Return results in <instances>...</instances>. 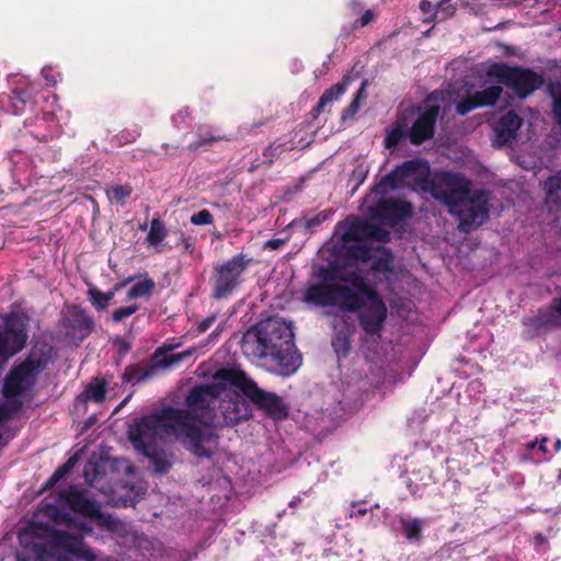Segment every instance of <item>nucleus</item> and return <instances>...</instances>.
I'll return each mask as SVG.
<instances>
[{
  "label": "nucleus",
  "mask_w": 561,
  "mask_h": 561,
  "mask_svg": "<svg viewBox=\"0 0 561 561\" xmlns=\"http://www.w3.org/2000/svg\"><path fill=\"white\" fill-rule=\"evenodd\" d=\"M430 172L431 168L427 161L422 159L407 160L376 182L371 187V193L385 195L390 190L400 188L410 182L419 191L423 192V186L427 183Z\"/></svg>",
  "instance_id": "obj_8"
},
{
  "label": "nucleus",
  "mask_w": 561,
  "mask_h": 561,
  "mask_svg": "<svg viewBox=\"0 0 561 561\" xmlns=\"http://www.w3.org/2000/svg\"><path fill=\"white\" fill-rule=\"evenodd\" d=\"M27 341V329L24 320L16 313L4 318L3 329H0V363L21 352Z\"/></svg>",
  "instance_id": "obj_14"
},
{
  "label": "nucleus",
  "mask_w": 561,
  "mask_h": 561,
  "mask_svg": "<svg viewBox=\"0 0 561 561\" xmlns=\"http://www.w3.org/2000/svg\"><path fill=\"white\" fill-rule=\"evenodd\" d=\"M136 277L135 276H129L116 284L113 285L112 289L115 291V293H118L121 291L127 284L131 283Z\"/></svg>",
  "instance_id": "obj_58"
},
{
  "label": "nucleus",
  "mask_w": 561,
  "mask_h": 561,
  "mask_svg": "<svg viewBox=\"0 0 561 561\" xmlns=\"http://www.w3.org/2000/svg\"><path fill=\"white\" fill-rule=\"evenodd\" d=\"M332 210H322L311 217H306V227L308 229L316 228L320 226L322 222L329 219V217L332 215Z\"/></svg>",
  "instance_id": "obj_46"
},
{
  "label": "nucleus",
  "mask_w": 561,
  "mask_h": 561,
  "mask_svg": "<svg viewBox=\"0 0 561 561\" xmlns=\"http://www.w3.org/2000/svg\"><path fill=\"white\" fill-rule=\"evenodd\" d=\"M33 98L28 88H15L12 94H0V112L20 115L24 113L26 105Z\"/></svg>",
  "instance_id": "obj_23"
},
{
  "label": "nucleus",
  "mask_w": 561,
  "mask_h": 561,
  "mask_svg": "<svg viewBox=\"0 0 561 561\" xmlns=\"http://www.w3.org/2000/svg\"><path fill=\"white\" fill-rule=\"evenodd\" d=\"M400 525L407 540L419 543L422 539L423 520L419 517H400Z\"/></svg>",
  "instance_id": "obj_32"
},
{
  "label": "nucleus",
  "mask_w": 561,
  "mask_h": 561,
  "mask_svg": "<svg viewBox=\"0 0 561 561\" xmlns=\"http://www.w3.org/2000/svg\"><path fill=\"white\" fill-rule=\"evenodd\" d=\"M133 193V187L129 184L115 185L111 188L110 194L116 202L124 203Z\"/></svg>",
  "instance_id": "obj_44"
},
{
  "label": "nucleus",
  "mask_w": 561,
  "mask_h": 561,
  "mask_svg": "<svg viewBox=\"0 0 561 561\" xmlns=\"http://www.w3.org/2000/svg\"><path fill=\"white\" fill-rule=\"evenodd\" d=\"M523 123L522 117L513 110L502 115L494 126V145L503 147L516 138Z\"/></svg>",
  "instance_id": "obj_22"
},
{
  "label": "nucleus",
  "mask_w": 561,
  "mask_h": 561,
  "mask_svg": "<svg viewBox=\"0 0 561 561\" xmlns=\"http://www.w3.org/2000/svg\"><path fill=\"white\" fill-rule=\"evenodd\" d=\"M20 407L21 404L18 401L0 404V422L11 419L13 413L16 412Z\"/></svg>",
  "instance_id": "obj_47"
},
{
  "label": "nucleus",
  "mask_w": 561,
  "mask_h": 561,
  "mask_svg": "<svg viewBox=\"0 0 561 561\" xmlns=\"http://www.w3.org/2000/svg\"><path fill=\"white\" fill-rule=\"evenodd\" d=\"M224 377L226 380L231 381V386L238 388L247 399L268 417L278 421L288 417L289 408L284 399L274 392L261 389L244 371L239 369L237 371H227Z\"/></svg>",
  "instance_id": "obj_6"
},
{
  "label": "nucleus",
  "mask_w": 561,
  "mask_h": 561,
  "mask_svg": "<svg viewBox=\"0 0 561 561\" xmlns=\"http://www.w3.org/2000/svg\"><path fill=\"white\" fill-rule=\"evenodd\" d=\"M560 317L561 316L554 309V299H553L549 310H545V311L540 310L539 311V313L536 318V322L539 325L556 327V325L560 324V319H559Z\"/></svg>",
  "instance_id": "obj_39"
},
{
  "label": "nucleus",
  "mask_w": 561,
  "mask_h": 561,
  "mask_svg": "<svg viewBox=\"0 0 561 561\" xmlns=\"http://www.w3.org/2000/svg\"><path fill=\"white\" fill-rule=\"evenodd\" d=\"M345 282L351 284L355 298L342 301V311L356 313L358 324L366 335L380 336L388 317V308L382 297L356 272L345 273L342 284Z\"/></svg>",
  "instance_id": "obj_4"
},
{
  "label": "nucleus",
  "mask_w": 561,
  "mask_h": 561,
  "mask_svg": "<svg viewBox=\"0 0 561 561\" xmlns=\"http://www.w3.org/2000/svg\"><path fill=\"white\" fill-rule=\"evenodd\" d=\"M59 501L67 504V506L77 514L89 518L99 505L98 502L88 496V491L70 485L62 489L58 493Z\"/></svg>",
  "instance_id": "obj_21"
},
{
  "label": "nucleus",
  "mask_w": 561,
  "mask_h": 561,
  "mask_svg": "<svg viewBox=\"0 0 561 561\" xmlns=\"http://www.w3.org/2000/svg\"><path fill=\"white\" fill-rule=\"evenodd\" d=\"M486 77L494 78L500 84L513 90L520 99H525L538 90L543 78L529 68L510 66L504 62H493L486 69Z\"/></svg>",
  "instance_id": "obj_7"
},
{
  "label": "nucleus",
  "mask_w": 561,
  "mask_h": 561,
  "mask_svg": "<svg viewBox=\"0 0 561 561\" xmlns=\"http://www.w3.org/2000/svg\"><path fill=\"white\" fill-rule=\"evenodd\" d=\"M181 244L183 245L184 252L193 254L195 250L194 242L191 238H186L183 232L181 233Z\"/></svg>",
  "instance_id": "obj_55"
},
{
  "label": "nucleus",
  "mask_w": 561,
  "mask_h": 561,
  "mask_svg": "<svg viewBox=\"0 0 561 561\" xmlns=\"http://www.w3.org/2000/svg\"><path fill=\"white\" fill-rule=\"evenodd\" d=\"M156 287V283L152 278L146 277L141 282L134 284L127 291L126 298L128 300H135L142 297H150Z\"/></svg>",
  "instance_id": "obj_34"
},
{
  "label": "nucleus",
  "mask_w": 561,
  "mask_h": 561,
  "mask_svg": "<svg viewBox=\"0 0 561 561\" xmlns=\"http://www.w3.org/2000/svg\"><path fill=\"white\" fill-rule=\"evenodd\" d=\"M138 310H139V306L136 304L125 306V307H119L112 312V321L114 323H119V322L124 321L126 318H128L131 314H134L135 312H137Z\"/></svg>",
  "instance_id": "obj_42"
},
{
  "label": "nucleus",
  "mask_w": 561,
  "mask_h": 561,
  "mask_svg": "<svg viewBox=\"0 0 561 561\" xmlns=\"http://www.w3.org/2000/svg\"><path fill=\"white\" fill-rule=\"evenodd\" d=\"M368 240H375L386 243L390 240V231L370 222Z\"/></svg>",
  "instance_id": "obj_43"
},
{
  "label": "nucleus",
  "mask_w": 561,
  "mask_h": 561,
  "mask_svg": "<svg viewBox=\"0 0 561 561\" xmlns=\"http://www.w3.org/2000/svg\"><path fill=\"white\" fill-rule=\"evenodd\" d=\"M251 262V257L239 253L222 264L215 266L211 278V297L216 300L229 297L241 283V275Z\"/></svg>",
  "instance_id": "obj_11"
},
{
  "label": "nucleus",
  "mask_w": 561,
  "mask_h": 561,
  "mask_svg": "<svg viewBox=\"0 0 561 561\" xmlns=\"http://www.w3.org/2000/svg\"><path fill=\"white\" fill-rule=\"evenodd\" d=\"M77 462V456H71L61 467L65 469V471L68 473L75 463Z\"/></svg>",
  "instance_id": "obj_61"
},
{
  "label": "nucleus",
  "mask_w": 561,
  "mask_h": 561,
  "mask_svg": "<svg viewBox=\"0 0 561 561\" xmlns=\"http://www.w3.org/2000/svg\"><path fill=\"white\" fill-rule=\"evenodd\" d=\"M436 11L444 15V19L450 18L456 12L455 4H451L449 0H440L436 5Z\"/></svg>",
  "instance_id": "obj_49"
},
{
  "label": "nucleus",
  "mask_w": 561,
  "mask_h": 561,
  "mask_svg": "<svg viewBox=\"0 0 561 561\" xmlns=\"http://www.w3.org/2000/svg\"><path fill=\"white\" fill-rule=\"evenodd\" d=\"M139 136V133H137L136 135H133L129 137V135H127V133L123 131L121 133L117 138H118V141L121 144H126V142H131L134 141L137 137Z\"/></svg>",
  "instance_id": "obj_60"
},
{
  "label": "nucleus",
  "mask_w": 561,
  "mask_h": 561,
  "mask_svg": "<svg viewBox=\"0 0 561 561\" xmlns=\"http://www.w3.org/2000/svg\"><path fill=\"white\" fill-rule=\"evenodd\" d=\"M162 427L172 432L195 457L208 459L214 455L215 450L209 445L216 447L218 435L209 423L186 409L168 407L160 415H144L129 425L127 436L135 449L142 453L158 446L157 439Z\"/></svg>",
  "instance_id": "obj_1"
},
{
  "label": "nucleus",
  "mask_w": 561,
  "mask_h": 561,
  "mask_svg": "<svg viewBox=\"0 0 561 561\" xmlns=\"http://www.w3.org/2000/svg\"><path fill=\"white\" fill-rule=\"evenodd\" d=\"M58 481L59 480L54 474H51L49 479L45 482L44 489H51Z\"/></svg>",
  "instance_id": "obj_64"
},
{
  "label": "nucleus",
  "mask_w": 561,
  "mask_h": 561,
  "mask_svg": "<svg viewBox=\"0 0 561 561\" xmlns=\"http://www.w3.org/2000/svg\"><path fill=\"white\" fill-rule=\"evenodd\" d=\"M88 296L91 304L98 311H103L108 307L104 293L101 291L98 287H90L88 290Z\"/></svg>",
  "instance_id": "obj_40"
},
{
  "label": "nucleus",
  "mask_w": 561,
  "mask_h": 561,
  "mask_svg": "<svg viewBox=\"0 0 561 561\" xmlns=\"http://www.w3.org/2000/svg\"><path fill=\"white\" fill-rule=\"evenodd\" d=\"M191 222L196 226H206L214 222V217L208 209H202L191 217Z\"/></svg>",
  "instance_id": "obj_45"
},
{
  "label": "nucleus",
  "mask_w": 561,
  "mask_h": 561,
  "mask_svg": "<svg viewBox=\"0 0 561 561\" xmlns=\"http://www.w3.org/2000/svg\"><path fill=\"white\" fill-rule=\"evenodd\" d=\"M227 371H237V369L220 368L215 373L211 383H201L193 387L185 398L187 407L209 416L208 412L211 410L216 400L225 391L227 386H231V381L226 380L224 377Z\"/></svg>",
  "instance_id": "obj_13"
},
{
  "label": "nucleus",
  "mask_w": 561,
  "mask_h": 561,
  "mask_svg": "<svg viewBox=\"0 0 561 561\" xmlns=\"http://www.w3.org/2000/svg\"><path fill=\"white\" fill-rule=\"evenodd\" d=\"M58 481L59 480L54 474H51L49 479L45 482L44 489H51Z\"/></svg>",
  "instance_id": "obj_63"
},
{
  "label": "nucleus",
  "mask_w": 561,
  "mask_h": 561,
  "mask_svg": "<svg viewBox=\"0 0 561 561\" xmlns=\"http://www.w3.org/2000/svg\"><path fill=\"white\" fill-rule=\"evenodd\" d=\"M348 257L360 262H368L373 259V249L366 244H353L346 248Z\"/></svg>",
  "instance_id": "obj_37"
},
{
  "label": "nucleus",
  "mask_w": 561,
  "mask_h": 561,
  "mask_svg": "<svg viewBox=\"0 0 561 561\" xmlns=\"http://www.w3.org/2000/svg\"><path fill=\"white\" fill-rule=\"evenodd\" d=\"M216 321V316L215 314H211V316H208L207 318H205L204 320H202L198 325H197V331L199 333H204L206 332L211 325L213 323Z\"/></svg>",
  "instance_id": "obj_54"
},
{
  "label": "nucleus",
  "mask_w": 561,
  "mask_h": 561,
  "mask_svg": "<svg viewBox=\"0 0 561 561\" xmlns=\"http://www.w3.org/2000/svg\"><path fill=\"white\" fill-rule=\"evenodd\" d=\"M409 116L410 115L408 113H405V112L400 113L397 116V118H396V121H394L392 126H400L402 130L409 131L410 130V128H409V124H410Z\"/></svg>",
  "instance_id": "obj_51"
},
{
  "label": "nucleus",
  "mask_w": 561,
  "mask_h": 561,
  "mask_svg": "<svg viewBox=\"0 0 561 561\" xmlns=\"http://www.w3.org/2000/svg\"><path fill=\"white\" fill-rule=\"evenodd\" d=\"M311 276L314 282L301 289L298 298L308 309L339 307L342 311V301L355 298L350 285L342 284L345 268L337 261L314 266Z\"/></svg>",
  "instance_id": "obj_3"
},
{
  "label": "nucleus",
  "mask_w": 561,
  "mask_h": 561,
  "mask_svg": "<svg viewBox=\"0 0 561 561\" xmlns=\"http://www.w3.org/2000/svg\"><path fill=\"white\" fill-rule=\"evenodd\" d=\"M374 19H375V13L370 9H368L364 12L362 18L357 21V24L363 27V26L368 25Z\"/></svg>",
  "instance_id": "obj_56"
},
{
  "label": "nucleus",
  "mask_w": 561,
  "mask_h": 561,
  "mask_svg": "<svg viewBox=\"0 0 561 561\" xmlns=\"http://www.w3.org/2000/svg\"><path fill=\"white\" fill-rule=\"evenodd\" d=\"M472 183L460 173L438 171L428 175L423 192L448 207V210L470 193Z\"/></svg>",
  "instance_id": "obj_9"
},
{
  "label": "nucleus",
  "mask_w": 561,
  "mask_h": 561,
  "mask_svg": "<svg viewBox=\"0 0 561 561\" xmlns=\"http://www.w3.org/2000/svg\"><path fill=\"white\" fill-rule=\"evenodd\" d=\"M219 412L222 421H217L221 427L234 426L252 416L250 404L238 393H229L221 398Z\"/></svg>",
  "instance_id": "obj_16"
},
{
  "label": "nucleus",
  "mask_w": 561,
  "mask_h": 561,
  "mask_svg": "<svg viewBox=\"0 0 561 561\" xmlns=\"http://www.w3.org/2000/svg\"><path fill=\"white\" fill-rule=\"evenodd\" d=\"M405 137H409V131L402 130L400 126H392L387 130V135L383 140L385 148H397Z\"/></svg>",
  "instance_id": "obj_38"
},
{
  "label": "nucleus",
  "mask_w": 561,
  "mask_h": 561,
  "mask_svg": "<svg viewBox=\"0 0 561 561\" xmlns=\"http://www.w3.org/2000/svg\"><path fill=\"white\" fill-rule=\"evenodd\" d=\"M369 214L373 218L380 220L382 224L393 227L412 217L413 207L410 202L404 199L381 197L369 208Z\"/></svg>",
  "instance_id": "obj_15"
},
{
  "label": "nucleus",
  "mask_w": 561,
  "mask_h": 561,
  "mask_svg": "<svg viewBox=\"0 0 561 561\" xmlns=\"http://www.w3.org/2000/svg\"><path fill=\"white\" fill-rule=\"evenodd\" d=\"M167 237V229L163 221L158 218L151 220L150 230L147 236L149 245L157 247Z\"/></svg>",
  "instance_id": "obj_35"
},
{
  "label": "nucleus",
  "mask_w": 561,
  "mask_h": 561,
  "mask_svg": "<svg viewBox=\"0 0 561 561\" xmlns=\"http://www.w3.org/2000/svg\"><path fill=\"white\" fill-rule=\"evenodd\" d=\"M370 222L359 217H352L346 224L340 222L339 227H345L341 237L344 243L362 242L368 240Z\"/></svg>",
  "instance_id": "obj_25"
},
{
  "label": "nucleus",
  "mask_w": 561,
  "mask_h": 561,
  "mask_svg": "<svg viewBox=\"0 0 561 561\" xmlns=\"http://www.w3.org/2000/svg\"><path fill=\"white\" fill-rule=\"evenodd\" d=\"M376 254L373 253L370 271L375 273H386L392 270L393 255L392 252L380 245L375 250Z\"/></svg>",
  "instance_id": "obj_31"
},
{
  "label": "nucleus",
  "mask_w": 561,
  "mask_h": 561,
  "mask_svg": "<svg viewBox=\"0 0 561 561\" xmlns=\"http://www.w3.org/2000/svg\"><path fill=\"white\" fill-rule=\"evenodd\" d=\"M51 519L55 524L58 525H65L69 528H75L79 530L83 537L84 535H91L92 528L89 526V524L84 520H79L75 517H72L69 513L55 510L54 514L51 515Z\"/></svg>",
  "instance_id": "obj_29"
},
{
  "label": "nucleus",
  "mask_w": 561,
  "mask_h": 561,
  "mask_svg": "<svg viewBox=\"0 0 561 561\" xmlns=\"http://www.w3.org/2000/svg\"><path fill=\"white\" fill-rule=\"evenodd\" d=\"M439 115L437 104L425 105L409 130V140L414 146H420L434 137L435 126Z\"/></svg>",
  "instance_id": "obj_18"
},
{
  "label": "nucleus",
  "mask_w": 561,
  "mask_h": 561,
  "mask_svg": "<svg viewBox=\"0 0 561 561\" xmlns=\"http://www.w3.org/2000/svg\"><path fill=\"white\" fill-rule=\"evenodd\" d=\"M224 139H226V137L225 136H219V135H217V136H215V135L204 136V137H199L198 140L191 142L187 146V148L191 151H197V150H199L202 148L207 149L214 142H218V141L224 140Z\"/></svg>",
  "instance_id": "obj_41"
},
{
  "label": "nucleus",
  "mask_w": 561,
  "mask_h": 561,
  "mask_svg": "<svg viewBox=\"0 0 561 561\" xmlns=\"http://www.w3.org/2000/svg\"><path fill=\"white\" fill-rule=\"evenodd\" d=\"M107 380L104 378H93L78 396V400L88 403H102L105 400L107 391Z\"/></svg>",
  "instance_id": "obj_26"
},
{
  "label": "nucleus",
  "mask_w": 561,
  "mask_h": 561,
  "mask_svg": "<svg viewBox=\"0 0 561 561\" xmlns=\"http://www.w3.org/2000/svg\"><path fill=\"white\" fill-rule=\"evenodd\" d=\"M35 537H43V543L35 545V552L42 560L57 557L60 552L73 556L79 561H95L96 554L84 542L82 535H72L45 524H35L32 527Z\"/></svg>",
  "instance_id": "obj_5"
},
{
  "label": "nucleus",
  "mask_w": 561,
  "mask_h": 561,
  "mask_svg": "<svg viewBox=\"0 0 561 561\" xmlns=\"http://www.w3.org/2000/svg\"><path fill=\"white\" fill-rule=\"evenodd\" d=\"M94 319L80 306H72L66 325L79 333L81 339L89 336L94 329Z\"/></svg>",
  "instance_id": "obj_24"
},
{
  "label": "nucleus",
  "mask_w": 561,
  "mask_h": 561,
  "mask_svg": "<svg viewBox=\"0 0 561 561\" xmlns=\"http://www.w3.org/2000/svg\"><path fill=\"white\" fill-rule=\"evenodd\" d=\"M365 85H366V81H364L362 83L360 89L358 90V92L356 93L355 98L353 99V101L350 103V105L345 110L344 116H353V115H355L358 112V110H359V100L362 98V93H363V90L365 89Z\"/></svg>",
  "instance_id": "obj_48"
},
{
  "label": "nucleus",
  "mask_w": 561,
  "mask_h": 561,
  "mask_svg": "<svg viewBox=\"0 0 561 561\" xmlns=\"http://www.w3.org/2000/svg\"><path fill=\"white\" fill-rule=\"evenodd\" d=\"M35 371V364L32 360H25L14 367L4 379L3 396L7 399L21 397L31 385L30 378Z\"/></svg>",
  "instance_id": "obj_19"
},
{
  "label": "nucleus",
  "mask_w": 561,
  "mask_h": 561,
  "mask_svg": "<svg viewBox=\"0 0 561 561\" xmlns=\"http://www.w3.org/2000/svg\"><path fill=\"white\" fill-rule=\"evenodd\" d=\"M490 194L485 190H470L461 202L448 211L459 221L458 229L461 232H470L473 228L481 226L489 219Z\"/></svg>",
  "instance_id": "obj_10"
},
{
  "label": "nucleus",
  "mask_w": 561,
  "mask_h": 561,
  "mask_svg": "<svg viewBox=\"0 0 561 561\" xmlns=\"http://www.w3.org/2000/svg\"><path fill=\"white\" fill-rule=\"evenodd\" d=\"M368 510L366 507H356V504H353V510L350 512L348 516L351 518L357 517V516H365L367 514Z\"/></svg>",
  "instance_id": "obj_59"
},
{
  "label": "nucleus",
  "mask_w": 561,
  "mask_h": 561,
  "mask_svg": "<svg viewBox=\"0 0 561 561\" xmlns=\"http://www.w3.org/2000/svg\"><path fill=\"white\" fill-rule=\"evenodd\" d=\"M285 243L283 239H270L265 242L264 249L277 250Z\"/></svg>",
  "instance_id": "obj_57"
},
{
  "label": "nucleus",
  "mask_w": 561,
  "mask_h": 561,
  "mask_svg": "<svg viewBox=\"0 0 561 561\" xmlns=\"http://www.w3.org/2000/svg\"><path fill=\"white\" fill-rule=\"evenodd\" d=\"M346 91V82H337L327 89L320 96L317 105L312 108L314 117L323 112L327 104L339 100Z\"/></svg>",
  "instance_id": "obj_30"
},
{
  "label": "nucleus",
  "mask_w": 561,
  "mask_h": 561,
  "mask_svg": "<svg viewBox=\"0 0 561 561\" xmlns=\"http://www.w3.org/2000/svg\"><path fill=\"white\" fill-rule=\"evenodd\" d=\"M552 112L556 123L561 127V92L553 98Z\"/></svg>",
  "instance_id": "obj_50"
},
{
  "label": "nucleus",
  "mask_w": 561,
  "mask_h": 561,
  "mask_svg": "<svg viewBox=\"0 0 561 561\" xmlns=\"http://www.w3.org/2000/svg\"><path fill=\"white\" fill-rule=\"evenodd\" d=\"M542 188L546 192V203L558 209L561 208V170L548 176Z\"/></svg>",
  "instance_id": "obj_27"
},
{
  "label": "nucleus",
  "mask_w": 561,
  "mask_h": 561,
  "mask_svg": "<svg viewBox=\"0 0 561 561\" xmlns=\"http://www.w3.org/2000/svg\"><path fill=\"white\" fill-rule=\"evenodd\" d=\"M368 170L364 165H357L352 173V178L363 183L367 176Z\"/></svg>",
  "instance_id": "obj_53"
},
{
  "label": "nucleus",
  "mask_w": 561,
  "mask_h": 561,
  "mask_svg": "<svg viewBox=\"0 0 561 561\" xmlns=\"http://www.w3.org/2000/svg\"><path fill=\"white\" fill-rule=\"evenodd\" d=\"M331 346L339 359L346 358L352 350V337L355 333V324L351 316L343 312L331 321Z\"/></svg>",
  "instance_id": "obj_17"
},
{
  "label": "nucleus",
  "mask_w": 561,
  "mask_h": 561,
  "mask_svg": "<svg viewBox=\"0 0 561 561\" xmlns=\"http://www.w3.org/2000/svg\"><path fill=\"white\" fill-rule=\"evenodd\" d=\"M503 88L500 84L486 87L459 101L456 104V112L465 116L476 108L493 106L501 98Z\"/></svg>",
  "instance_id": "obj_20"
},
{
  "label": "nucleus",
  "mask_w": 561,
  "mask_h": 561,
  "mask_svg": "<svg viewBox=\"0 0 561 561\" xmlns=\"http://www.w3.org/2000/svg\"><path fill=\"white\" fill-rule=\"evenodd\" d=\"M533 543H534L536 551L542 552L543 551L542 547L548 546V540L542 534L538 533L534 536Z\"/></svg>",
  "instance_id": "obj_52"
},
{
  "label": "nucleus",
  "mask_w": 561,
  "mask_h": 561,
  "mask_svg": "<svg viewBox=\"0 0 561 561\" xmlns=\"http://www.w3.org/2000/svg\"><path fill=\"white\" fill-rule=\"evenodd\" d=\"M89 518L92 519L98 527L111 533H117L122 527L119 519L111 514L103 513L100 508V505L95 507L94 512L92 515H90Z\"/></svg>",
  "instance_id": "obj_33"
},
{
  "label": "nucleus",
  "mask_w": 561,
  "mask_h": 561,
  "mask_svg": "<svg viewBox=\"0 0 561 561\" xmlns=\"http://www.w3.org/2000/svg\"><path fill=\"white\" fill-rule=\"evenodd\" d=\"M420 9L427 13V12H432L433 11V5L430 1L427 0H422L421 3H420Z\"/></svg>",
  "instance_id": "obj_62"
},
{
  "label": "nucleus",
  "mask_w": 561,
  "mask_h": 561,
  "mask_svg": "<svg viewBox=\"0 0 561 561\" xmlns=\"http://www.w3.org/2000/svg\"><path fill=\"white\" fill-rule=\"evenodd\" d=\"M145 457L150 459L153 471L159 474H165L172 467L171 461L168 459L165 451L158 446H153L142 453Z\"/></svg>",
  "instance_id": "obj_28"
},
{
  "label": "nucleus",
  "mask_w": 561,
  "mask_h": 561,
  "mask_svg": "<svg viewBox=\"0 0 561 561\" xmlns=\"http://www.w3.org/2000/svg\"><path fill=\"white\" fill-rule=\"evenodd\" d=\"M439 554L442 558L453 561H467L468 557L465 556V548L462 545H457L454 542L445 543L440 550Z\"/></svg>",
  "instance_id": "obj_36"
},
{
  "label": "nucleus",
  "mask_w": 561,
  "mask_h": 561,
  "mask_svg": "<svg viewBox=\"0 0 561 561\" xmlns=\"http://www.w3.org/2000/svg\"><path fill=\"white\" fill-rule=\"evenodd\" d=\"M173 347L174 346L167 344L158 347L151 357V363L146 367L128 365L122 376L123 381L126 383H138L140 381L148 380L157 374L159 368L172 367L192 356L194 352L193 348H188L176 354H168V352L172 351Z\"/></svg>",
  "instance_id": "obj_12"
},
{
  "label": "nucleus",
  "mask_w": 561,
  "mask_h": 561,
  "mask_svg": "<svg viewBox=\"0 0 561 561\" xmlns=\"http://www.w3.org/2000/svg\"><path fill=\"white\" fill-rule=\"evenodd\" d=\"M293 328L277 317L260 321L249 329L242 339V350L256 358L270 357L277 366L278 374L290 376L301 365V355L294 341Z\"/></svg>",
  "instance_id": "obj_2"
}]
</instances>
